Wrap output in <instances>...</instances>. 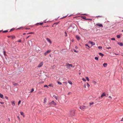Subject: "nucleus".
I'll list each match as a JSON object with an SVG mask.
<instances>
[{
  "label": "nucleus",
  "mask_w": 123,
  "mask_h": 123,
  "mask_svg": "<svg viewBox=\"0 0 123 123\" xmlns=\"http://www.w3.org/2000/svg\"><path fill=\"white\" fill-rule=\"evenodd\" d=\"M43 23H37L36 25H38V24H39L40 25H42L43 24Z\"/></svg>",
  "instance_id": "obj_24"
},
{
  "label": "nucleus",
  "mask_w": 123,
  "mask_h": 123,
  "mask_svg": "<svg viewBox=\"0 0 123 123\" xmlns=\"http://www.w3.org/2000/svg\"><path fill=\"white\" fill-rule=\"evenodd\" d=\"M80 108L81 110H84L85 109L87 108V106L84 105L81 106H80Z\"/></svg>",
  "instance_id": "obj_3"
},
{
  "label": "nucleus",
  "mask_w": 123,
  "mask_h": 123,
  "mask_svg": "<svg viewBox=\"0 0 123 123\" xmlns=\"http://www.w3.org/2000/svg\"><path fill=\"white\" fill-rule=\"evenodd\" d=\"M4 54L5 55H6V52L5 51H4Z\"/></svg>",
  "instance_id": "obj_40"
},
{
  "label": "nucleus",
  "mask_w": 123,
  "mask_h": 123,
  "mask_svg": "<svg viewBox=\"0 0 123 123\" xmlns=\"http://www.w3.org/2000/svg\"><path fill=\"white\" fill-rule=\"evenodd\" d=\"M50 43H51V42L50 39L48 38H47L46 39Z\"/></svg>",
  "instance_id": "obj_10"
},
{
  "label": "nucleus",
  "mask_w": 123,
  "mask_h": 123,
  "mask_svg": "<svg viewBox=\"0 0 123 123\" xmlns=\"http://www.w3.org/2000/svg\"><path fill=\"white\" fill-rule=\"evenodd\" d=\"M18 42H21V40H19L18 41Z\"/></svg>",
  "instance_id": "obj_51"
},
{
  "label": "nucleus",
  "mask_w": 123,
  "mask_h": 123,
  "mask_svg": "<svg viewBox=\"0 0 123 123\" xmlns=\"http://www.w3.org/2000/svg\"><path fill=\"white\" fill-rule=\"evenodd\" d=\"M11 37L12 38V39H14L16 37L14 35H11V37Z\"/></svg>",
  "instance_id": "obj_12"
},
{
  "label": "nucleus",
  "mask_w": 123,
  "mask_h": 123,
  "mask_svg": "<svg viewBox=\"0 0 123 123\" xmlns=\"http://www.w3.org/2000/svg\"><path fill=\"white\" fill-rule=\"evenodd\" d=\"M34 91V89L33 88H32L31 89V91L30 92H32L33 91Z\"/></svg>",
  "instance_id": "obj_31"
},
{
  "label": "nucleus",
  "mask_w": 123,
  "mask_h": 123,
  "mask_svg": "<svg viewBox=\"0 0 123 123\" xmlns=\"http://www.w3.org/2000/svg\"><path fill=\"white\" fill-rule=\"evenodd\" d=\"M98 48L99 49H101L102 48V47L101 46H99Z\"/></svg>",
  "instance_id": "obj_29"
},
{
  "label": "nucleus",
  "mask_w": 123,
  "mask_h": 123,
  "mask_svg": "<svg viewBox=\"0 0 123 123\" xmlns=\"http://www.w3.org/2000/svg\"><path fill=\"white\" fill-rule=\"evenodd\" d=\"M96 17L97 18H98V17H100V18H101V17H102V16H96Z\"/></svg>",
  "instance_id": "obj_30"
},
{
  "label": "nucleus",
  "mask_w": 123,
  "mask_h": 123,
  "mask_svg": "<svg viewBox=\"0 0 123 123\" xmlns=\"http://www.w3.org/2000/svg\"><path fill=\"white\" fill-rule=\"evenodd\" d=\"M7 37L8 38H10V37H11V36H7Z\"/></svg>",
  "instance_id": "obj_50"
},
{
  "label": "nucleus",
  "mask_w": 123,
  "mask_h": 123,
  "mask_svg": "<svg viewBox=\"0 0 123 123\" xmlns=\"http://www.w3.org/2000/svg\"><path fill=\"white\" fill-rule=\"evenodd\" d=\"M68 83H69V84H70L71 85H72V82L71 81H70V80H68Z\"/></svg>",
  "instance_id": "obj_15"
},
{
  "label": "nucleus",
  "mask_w": 123,
  "mask_h": 123,
  "mask_svg": "<svg viewBox=\"0 0 123 123\" xmlns=\"http://www.w3.org/2000/svg\"><path fill=\"white\" fill-rule=\"evenodd\" d=\"M52 104L54 105H56V103L53 100L51 103H49V105L50 106L51 105V104Z\"/></svg>",
  "instance_id": "obj_4"
},
{
  "label": "nucleus",
  "mask_w": 123,
  "mask_h": 123,
  "mask_svg": "<svg viewBox=\"0 0 123 123\" xmlns=\"http://www.w3.org/2000/svg\"><path fill=\"white\" fill-rule=\"evenodd\" d=\"M96 25L97 26H98L100 27H103V26L102 25L100 24H97Z\"/></svg>",
  "instance_id": "obj_8"
},
{
  "label": "nucleus",
  "mask_w": 123,
  "mask_h": 123,
  "mask_svg": "<svg viewBox=\"0 0 123 123\" xmlns=\"http://www.w3.org/2000/svg\"><path fill=\"white\" fill-rule=\"evenodd\" d=\"M57 83L61 85L62 84V83L58 81Z\"/></svg>",
  "instance_id": "obj_35"
},
{
  "label": "nucleus",
  "mask_w": 123,
  "mask_h": 123,
  "mask_svg": "<svg viewBox=\"0 0 123 123\" xmlns=\"http://www.w3.org/2000/svg\"><path fill=\"white\" fill-rule=\"evenodd\" d=\"M95 60H98V58L97 57H95Z\"/></svg>",
  "instance_id": "obj_25"
},
{
  "label": "nucleus",
  "mask_w": 123,
  "mask_h": 123,
  "mask_svg": "<svg viewBox=\"0 0 123 123\" xmlns=\"http://www.w3.org/2000/svg\"><path fill=\"white\" fill-rule=\"evenodd\" d=\"M25 34H26V33H23V35H25Z\"/></svg>",
  "instance_id": "obj_56"
},
{
  "label": "nucleus",
  "mask_w": 123,
  "mask_h": 123,
  "mask_svg": "<svg viewBox=\"0 0 123 123\" xmlns=\"http://www.w3.org/2000/svg\"><path fill=\"white\" fill-rule=\"evenodd\" d=\"M47 99L45 98L44 99V103H46L47 101H46Z\"/></svg>",
  "instance_id": "obj_17"
},
{
  "label": "nucleus",
  "mask_w": 123,
  "mask_h": 123,
  "mask_svg": "<svg viewBox=\"0 0 123 123\" xmlns=\"http://www.w3.org/2000/svg\"><path fill=\"white\" fill-rule=\"evenodd\" d=\"M99 54L102 56H103L104 55L103 54L100 53H99Z\"/></svg>",
  "instance_id": "obj_18"
},
{
  "label": "nucleus",
  "mask_w": 123,
  "mask_h": 123,
  "mask_svg": "<svg viewBox=\"0 0 123 123\" xmlns=\"http://www.w3.org/2000/svg\"><path fill=\"white\" fill-rule=\"evenodd\" d=\"M82 80H83L84 81H86V80L85 79H84V78H83L82 79Z\"/></svg>",
  "instance_id": "obj_32"
},
{
  "label": "nucleus",
  "mask_w": 123,
  "mask_h": 123,
  "mask_svg": "<svg viewBox=\"0 0 123 123\" xmlns=\"http://www.w3.org/2000/svg\"><path fill=\"white\" fill-rule=\"evenodd\" d=\"M103 65L104 67H107V64L106 63H105L103 64Z\"/></svg>",
  "instance_id": "obj_14"
},
{
  "label": "nucleus",
  "mask_w": 123,
  "mask_h": 123,
  "mask_svg": "<svg viewBox=\"0 0 123 123\" xmlns=\"http://www.w3.org/2000/svg\"><path fill=\"white\" fill-rule=\"evenodd\" d=\"M30 36H28V37H26V39H28L29 37H30Z\"/></svg>",
  "instance_id": "obj_53"
},
{
  "label": "nucleus",
  "mask_w": 123,
  "mask_h": 123,
  "mask_svg": "<svg viewBox=\"0 0 123 123\" xmlns=\"http://www.w3.org/2000/svg\"><path fill=\"white\" fill-rule=\"evenodd\" d=\"M67 16H64L63 17H62V18H65L66 17H67Z\"/></svg>",
  "instance_id": "obj_43"
},
{
  "label": "nucleus",
  "mask_w": 123,
  "mask_h": 123,
  "mask_svg": "<svg viewBox=\"0 0 123 123\" xmlns=\"http://www.w3.org/2000/svg\"><path fill=\"white\" fill-rule=\"evenodd\" d=\"M112 40H115V39L114 38H112L111 39Z\"/></svg>",
  "instance_id": "obj_44"
},
{
  "label": "nucleus",
  "mask_w": 123,
  "mask_h": 123,
  "mask_svg": "<svg viewBox=\"0 0 123 123\" xmlns=\"http://www.w3.org/2000/svg\"><path fill=\"white\" fill-rule=\"evenodd\" d=\"M75 110L74 109H72L70 111V116L71 117L74 116L75 115Z\"/></svg>",
  "instance_id": "obj_1"
},
{
  "label": "nucleus",
  "mask_w": 123,
  "mask_h": 123,
  "mask_svg": "<svg viewBox=\"0 0 123 123\" xmlns=\"http://www.w3.org/2000/svg\"><path fill=\"white\" fill-rule=\"evenodd\" d=\"M76 38L78 40H79L80 39V37L78 35L76 36Z\"/></svg>",
  "instance_id": "obj_9"
},
{
  "label": "nucleus",
  "mask_w": 123,
  "mask_h": 123,
  "mask_svg": "<svg viewBox=\"0 0 123 123\" xmlns=\"http://www.w3.org/2000/svg\"><path fill=\"white\" fill-rule=\"evenodd\" d=\"M94 103V102H92L91 103H90L89 104L90 106H91Z\"/></svg>",
  "instance_id": "obj_20"
},
{
  "label": "nucleus",
  "mask_w": 123,
  "mask_h": 123,
  "mask_svg": "<svg viewBox=\"0 0 123 123\" xmlns=\"http://www.w3.org/2000/svg\"><path fill=\"white\" fill-rule=\"evenodd\" d=\"M110 48H111V47H109L108 48H107V49H110Z\"/></svg>",
  "instance_id": "obj_57"
},
{
  "label": "nucleus",
  "mask_w": 123,
  "mask_h": 123,
  "mask_svg": "<svg viewBox=\"0 0 123 123\" xmlns=\"http://www.w3.org/2000/svg\"><path fill=\"white\" fill-rule=\"evenodd\" d=\"M66 66L67 67V68L68 69H70L71 68V67L73 68L74 67V66H73L72 65L69 64L68 63H67L66 64Z\"/></svg>",
  "instance_id": "obj_2"
},
{
  "label": "nucleus",
  "mask_w": 123,
  "mask_h": 123,
  "mask_svg": "<svg viewBox=\"0 0 123 123\" xmlns=\"http://www.w3.org/2000/svg\"><path fill=\"white\" fill-rule=\"evenodd\" d=\"M70 26L69 27V28H70Z\"/></svg>",
  "instance_id": "obj_63"
},
{
  "label": "nucleus",
  "mask_w": 123,
  "mask_h": 123,
  "mask_svg": "<svg viewBox=\"0 0 123 123\" xmlns=\"http://www.w3.org/2000/svg\"><path fill=\"white\" fill-rule=\"evenodd\" d=\"M53 97L56 99L57 100L58 99V97L55 96V95L53 96Z\"/></svg>",
  "instance_id": "obj_21"
},
{
  "label": "nucleus",
  "mask_w": 123,
  "mask_h": 123,
  "mask_svg": "<svg viewBox=\"0 0 123 123\" xmlns=\"http://www.w3.org/2000/svg\"><path fill=\"white\" fill-rule=\"evenodd\" d=\"M12 30V29H11V30H10V31H11Z\"/></svg>",
  "instance_id": "obj_62"
},
{
  "label": "nucleus",
  "mask_w": 123,
  "mask_h": 123,
  "mask_svg": "<svg viewBox=\"0 0 123 123\" xmlns=\"http://www.w3.org/2000/svg\"><path fill=\"white\" fill-rule=\"evenodd\" d=\"M13 85H14V86H16V85H18V84L17 83H13Z\"/></svg>",
  "instance_id": "obj_26"
},
{
  "label": "nucleus",
  "mask_w": 123,
  "mask_h": 123,
  "mask_svg": "<svg viewBox=\"0 0 123 123\" xmlns=\"http://www.w3.org/2000/svg\"><path fill=\"white\" fill-rule=\"evenodd\" d=\"M84 87L85 88H86V85L85 84H84Z\"/></svg>",
  "instance_id": "obj_47"
},
{
  "label": "nucleus",
  "mask_w": 123,
  "mask_h": 123,
  "mask_svg": "<svg viewBox=\"0 0 123 123\" xmlns=\"http://www.w3.org/2000/svg\"><path fill=\"white\" fill-rule=\"evenodd\" d=\"M122 32H123V30H122Z\"/></svg>",
  "instance_id": "obj_60"
},
{
  "label": "nucleus",
  "mask_w": 123,
  "mask_h": 123,
  "mask_svg": "<svg viewBox=\"0 0 123 123\" xmlns=\"http://www.w3.org/2000/svg\"><path fill=\"white\" fill-rule=\"evenodd\" d=\"M28 29V28H26V29Z\"/></svg>",
  "instance_id": "obj_64"
},
{
  "label": "nucleus",
  "mask_w": 123,
  "mask_h": 123,
  "mask_svg": "<svg viewBox=\"0 0 123 123\" xmlns=\"http://www.w3.org/2000/svg\"><path fill=\"white\" fill-rule=\"evenodd\" d=\"M117 37L118 38H119L120 37V35H118L117 36Z\"/></svg>",
  "instance_id": "obj_22"
},
{
  "label": "nucleus",
  "mask_w": 123,
  "mask_h": 123,
  "mask_svg": "<svg viewBox=\"0 0 123 123\" xmlns=\"http://www.w3.org/2000/svg\"><path fill=\"white\" fill-rule=\"evenodd\" d=\"M88 43H90V44H92V45L91 46V47L92 45H94L95 44V43H94L93 42H92L91 41H89V42H88Z\"/></svg>",
  "instance_id": "obj_6"
},
{
  "label": "nucleus",
  "mask_w": 123,
  "mask_h": 123,
  "mask_svg": "<svg viewBox=\"0 0 123 123\" xmlns=\"http://www.w3.org/2000/svg\"><path fill=\"white\" fill-rule=\"evenodd\" d=\"M85 46H88V47H89V48H90V47H91V46H90V47L89 46H88V44H85Z\"/></svg>",
  "instance_id": "obj_37"
},
{
  "label": "nucleus",
  "mask_w": 123,
  "mask_h": 123,
  "mask_svg": "<svg viewBox=\"0 0 123 123\" xmlns=\"http://www.w3.org/2000/svg\"><path fill=\"white\" fill-rule=\"evenodd\" d=\"M74 51L75 52H77V51H76V50H74Z\"/></svg>",
  "instance_id": "obj_52"
},
{
  "label": "nucleus",
  "mask_w": 123,
  "mask_h": 123,
  "mask_svg": "<svg viewBox=\"0 0 123 123\" xmlns=\"http://www.w3.org/2000/svg\"><path fill=\"white\" fill-rule=\"evenodd\" d=\"M50 55V56H51V55Z\"/></svg>",
  "instance_id": "obj_61"
},
{
  "label": "nucleus",
  "mask_w": 123,
  "mask_h": 123,
  "mask_svg": "<svg viewBox=\"0 0 123 123\" xmlns=\"http://www.w3.org/2000/svg\"><path fill=\"white\" fill-rule=\"evenodd\" d=\"M86 79L88 81H89V79L88 78V77H86Z\"/></svg>",
  "instance_id": "obj_27"
},
{
  "label": "nucleus",
  "mask_w": 123,
  "mask_h": 123,
  "mask_svg": "<svg viewBox=\"0 0 123 123\" xmlns=\"http://www.w3.org/2000/svg\"><path fill=\"white\" fill-rule=\"evenodd\" d=\"M71 93V92H69L68 93V94H69Z\"/></svg>",
  "instance_id": "obj_55"
},
{
  "label": "nucleus",
  "mask_w": 123,
  "mask_h": 123,
  "mask_svg": "<svg viewBox=\"0 0 123 123\" xmlns=\"http://www.w3.org/2000/svg\"><path fill=\"white\" fill-rule=\"evenodd\" d=\"M8 32V31L7 30L6 31H3V33H6L7 32Z\"/></svg>",
  "instance_id": "obj_34"
},
{
  "label": "nucleus",
  "mask_w": 123,
  "mask_h": 123,
  "mask_svg": "<svg viewBox=\"0 0 123 123\" xmlns=\"http://www.w3.org/2000/svg\"><path fill=\"white\" fill-rule=\"evenodd\" d=\"M44 87H47V88H48V86L47 85H44Z\"/></svg>",
  "instance_id": "obj_39"
},
{
  "label": "nucleus",
  "mask_w": 123,
  "mask_h": 123,
  "mask_svg": "<svg viewBox=\"0 0 123 123\" xmlns=\"http://www.w3.org/2000/svg\"><path fill=\"white\" fill-rule=\"evenodd\" d=\"M87 84L88 86V87H89L90 86V85L88 84V83H87Z\"/></svg>",
  "instance_id": "obj_42"
},
{
  "label": "nucleus",
  "mask_w": 123,
  "mask_h": 123,
  "mask_svg": "<svg viewBox=\"0 0 123 123\" xmlns=\"http://www.w3.org/2000/svg\"><path fill=\"white\" fill-rule=\"evenodd\" d=\"M65 34H66V36H67V33L66 32H65Z\"/></svg>",
  "instance_id": "obj_54"
},
{
  "label": "nucleus",
  "mask_w": 123,
  "mask_h": 123,
  "mask_svg": "<svg viewBox=\"0 0 123 123\" xmlns=\"http://www.w3.org/2000/svg\"><path fill=\"white\" fill-rule=\"evenodd\" d=\"M108 98H110V99H112V97H111V96H109V97H108Z\"/></svg>",
  "instance_id": "obj_45"
},
{
  "label": "nucleus",
  "mask_w": 123,
  "mask_h": 123,
  "mask_svg": "<svg viewBox=\"0 0 123 123\" xmlns=\"http://www.w3.org/2000/svg\"><path fill=\"white\" fill-rule=\"evenodd\" d=\"M106 96V94L105 93H103L102 95L100 97V98H103L104 96Z\"/></svg>",
  "instance_id": "obj_7"
},
{
  "label": "nucleus",
  "mask_w": 123,
  "mask_h": 123,
  "mask_svg": "<svg viewBox=\"0 0 123 123\" xmlns=\"http://www.w3.org/2000/svg\"><path fill=\"white\" fill-rule=\"evenodd\" d=\"M0 103L1 104H4V102H0Z\"/></svg>",
  "instance_id": "obj_49"
},
{
  "label": "nucleus",
  "mask_w": 123,
  "mask_h": 123,
  "mask_svg": "<svg viewBox=\"0 0 123 123\" xmlns=\"http://www.w3.org/2000/svg\"><path fill=\"white\" fill-rule=\"evenodd\" d=\"M34 32H31L30 33H27L28 34H34Z\"/></svg>",
  "instance_id": "obj_28"
},
{
  "label": "nucleus",
  "mask_w": 123,
  "mask_h": 123,
  "mask_svg": "<svg viewBox=\"0 0 123 123\" xmlns=\"http://www.w3.org/2000/svg\"><path fill=\"white\" fill-rule=\"evenodd\" d=\"M5 98L6 99H8V97H7V96H6L5 97Z\"/></svg>",
  "instance_id": "obj_48"
},
{
  "label": "nucleus",
  "mask_w": 123,
  "mask_h": 123,
  "mask_svg": "<svg viewBox=\"0 0 123 123\" xmlns=\"http://www.w3.org/2000/svg\"><path fill=\"white\" fill-rule=\"evenodd\" d=\"M17 118L18 119V120L19 121H20V118H19V116H17Z\"/></svg>",
  "instance_id": "obj_38"
},
{
  "label": "nucleus",
  "mask_w": 123,
  "mask_h": 123,
  "mask_svg": "<svg viewBox=\"0 0 123 123\" xmlns=\"http://www.w3.org/2000/svg\"><path fill=\"white\" fill-rule=\"evenodd\" d=\"M121 121H123V118H122V120H121Z\"/></svg>",
  "instance_id": "obj_59"
},
{
  "label": "nucleus",
  "mask_w": 123,
  "mask_h": 123,
  "mask_svg": "<svg viewBox=\"0 0 123 123\" xmlns=\"http://www.w3.org/2000/svg\"><path fill=\"white\" fill-rule=\"evenodd\" d=\"M51 52V50H48L46 51V53H47V54L48 53H50Z\"/></svg>",
  "instance_id": "obj_23"
},
{
  "label": "nucleus",
  "mask_w": 123,
  "mask_h": 123,
  "mask_svg": "<svg viewBox=\"0 0 123 123\" xmlns=\"http://www.w3.org/2000/svg\"><path fill=\"white\" fill-rule=\"evenodd\" d=\"M47 54V53H46V52L44 53V55H46Z\"/></svg>",
  "instance_id": "obj_46"
},
{
  "label": "nucleus",
  "mask_w": 123,
  "mask_h": 123,
  "mask_svg": "<svg viewBox=\"0 0 123 123\" xmlns=\"http://www.w3.org/2000/svg\"><path fill=\"white\" fill-rule=\"evenodd\" d=\"M8 120L9 121H10V119L9 118H8Z\"/></svg>",
  "instance_id": "obj_58"
},
{
  "label": "nucleus",
  "mask_w": 123,
  "mask_h": 123,
  "mask_svg": "<svg viewBox=\"0 0 123 123\" xmlns=\"http://www.w3.org/2000/svg\"><path fill=\"white\" fill-rule=\"evenodd\" d=\"M12 105H13V106H14L15 105V102L14 101H13V102H12Z\"/></svg>",
  "instance_id": "obj_16"
},
{
  "label": "nucleus",
  "mask_w": 123,
  "mask_h": 123,
  "mask_svg": "<svg viewBox=\"0 0 123 123\" xmlns=\"http://www.w3.org/2000/svg\"><path fill=\"white\" fill-rule=\"evenodd\" d=\"M21 101L20 100L18 103V105H19L21 103Z\"/></svg>",
  "instance_id": "obj_36"
},
{
  "label": "nucleus",
  "mask_w": 123,
  "mask_h": 123,
  "mask_svg": "<svg viewBox=\"0 0 123 123\" xmlns=\"http://www.w3.org/2000/svg\"><path fill=\"white\" fill-rule=\"evenodd\" d=\"M49 86H53V84H50L48 85Z\"/></svg>",
  "instance_id": "obj_33"
},
{
  "label": "nucleus",
  "mask_w": 123,
  "mask_h": 123,
  "mask_svg": "<svg viewBox=\"0 0 123 123\" xmlns=\"http://www.w3.org/2000/svg\"><path fill=\"white\" fill-rule=\"evenodd\" d=\"M93 83H94L95 84L96 83V81H93Z\"/></svg>",
  "instance_id": "obj_41"
},
{
  "label": "nucleus",
  "mask_w": 123,
  "mask_h": 123,
  "mask_svg": "<svg viewBox=\"0 0 123 123\" xmlns=\"http://www.w3.org/2000/svg\"><path fill=\"white\" fill-rule=\"evenodd\" d=\"M117 44L120 46H123V44L122 43L118 42Z\"/></svg>",
  "instance_id": "obj_11"
},
{
  "label": "nucleus",
  "mask_w": 123,
  "mask_h": 123,
  "mask_svg": "<svg viewBox=\"0 0 123 123\" xmlns=\"http://www.w3.org/2000/svg\"><path fill=\"white\" fill-rule=\"evenodd\" d=\"M43 64V62H41L38 65V67H41Z\"/></svg>",
  "instance_id": "obj_5"
},
{
  "label": "nucleus",
  "mask_w": 123,
  "mask_h": 123,
  "mask_svg": "<svg viewBox=\"0 0 123 123\" xmlns=\"http://www.w3.org/2000/svg\"><path fill=\"white\" fill-rule=\"evenodd\" d=\"M20 114L21 115L23 116V117H24L25 116L24 114V112H23L21 111L20 112Z\"/></svg>",
  "instance_id": "obj_13"
},
{
  "label": "nucleus",
  "mask_w": 123,
  "mask_h": 123,
  "mask_svg": "<svg viewBox=\"0 0 123 123\" xmlns=\"http://www.w3.org/2000/svg\"><path fill=\"white\" fill-rule=\"evenodd\" d=\"M0 97L1 98H3V95L2 94H0Z\"/></svg>",
  "instance_id": "obj_19"
}]
</instances>
